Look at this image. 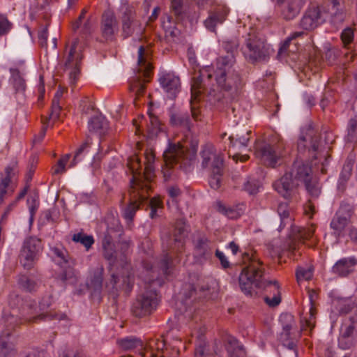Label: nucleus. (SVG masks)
<instances>
[{
  "label": "nucleus",
  "instance_id": "1",
  "mask_svg": "<svg viewBox=\"0 0 357 357\" xmlns=\"http://www.w3.org/2000/svg\"><path fill=\"white\" fill-rule=\"evenodd\" d=\"M242 260L247 266L243 268L239 275L240 287L245 294L252 295L253 287L265 291L264 301L270 307L278 306L281 302L280 287L278 281L264 280L262 262L256 252H245L242 254Z\"/></svg>",
  "mask_w": 357,
  "mask_h": 357
},
{
  "label": "nucleus",
  "instance_id": "2",
  "mask_svg": "<svg viewBox=\"0 0 357 357\" xmlns=\"http://www.w3.org/2000/svg\"><path fill=\"white\" fill-rule=\"evenodd\" d=\"M236 59L232 54L217 59L214 77L218 86L231 100L236 98L244 85L241 75L235 68Z\"/></svg>",
  "mask_w": 357,
  "mask_h": 357
},
{
  "label": "nucleus",
  "instance_id": "3",
  "mask_svg": "<svg viewBox=\"0 0 357 357\" xmlns=\"http://www.w3.org/2000/svg\"><path fill=\"white\" fill-rule=\"evenodd\" d=\"M197 151V146L195 144L183 145L179 142L170 144L163 154L165 165L162 173L164 180L167 181L172 178L174 165L185 172L190 171L196 159Z\"/></svg>",
  "mask_w": 357,
  "mask_h": 357
},
{
  "label": "nucleus",
  "instance_id": "4",
  "mask_svg": "<svg viewBox=\"0 0 357 357\" xmlns=\"http://www.w3.org/2000/svg\"><path fill=\"white\" fill-rule=\"evenodd\" d=\"M278 213L281 220L280 229H284L287 225L290 226L289 238L291 239V243L289 247L292 250L293 254L295 255V251L296 250L295 242H303L305 240L310 239L314 235L315 226L312 225L307 228H300L299 227L294 225V218L292 215H291L287 203H281L278 205Z\"/></svg>",
  "mask_w": 357,
  "mask_h": 357
},
{
  "label": "nucleus",
  "instance_id": "5",
  "mask_svg": "<svg viewBox=\"0 0 357 357\" xmlns=\"http://www.w3.org/2000/svg\"><path fill=\"white\" fill-rule=\"evenodd\" d=\"M270 45L263 36L255 31L250 32L245 39L243 54L251 63L266 60L270 55Z\"/></svg>",
  "mask_w": 357,
  "mask_h": 357
},
{
  "label": "nucleus",
  "instance_id": "6",
  "mask_svg": "<svg viewBox=\"0 0 357 357\" xmlns=\"http://www.w3.org/2000/svg\"><path fill=\"white\" fill-rule=\"evenodd\" d=\"M174 266V261L169 253L164 254L153 266L144 261V268L148 277L145 279L146 282L161 286L165 280L172 273Z\"/></svg>",
  "mask_w": 357,
  "mask_h": 357
},
{
  "label": "nucleus",
  "instance_id": "7",
  "mask_svg": "<svg viewBox=\"0 0 357 357\" xmlns=\"http://www.w3.org/2000/svg\"><path fill=\"white\" fill-rule=\"evenodd\" d=\"M127 165L132 174L130 185H138L139 184V190L149 194L151 186L148 183L151 181L155 176L153 164H145L142 172V164L138 155H133L128 159Z\"/></svg>",
  "mask_w": 357,
  "mask_h": 357
},
{
  "label": "nucleus",
  "instance_id": "8",
  "mask_svg": "<svg viewBox=\"0 0 357 357\" xmlns=\"http://www.w3.org/2000/svg\"><path fill=\"white\" fill-rule=\"evenodd\" d=\"M152 67L147 61L145 56V48L141 45L138 50L137 69L135 75L130 81V91L135 93L137 97L143 95L145 91V84L149 82Z\"/></svg>",
  "mask_w": 357,
  "mask_h": 357
},
{
  "label": "nucleus",
  "instance_id": "9",
  "mask_svg": "<svg viewBox=\"0 0 357 357\" xmlns=\"http://www.w3.org/2000/svg\"><path fill=\"white\" fill-rule=\"evenodd\" d=\"M52 304L50 296L43 298L39 303V306L36 304H29L24 307L23 313L24 320L27 322L37 323L41 320H62L65 319L66 316L63 313L56 312H45Z\"/></svg>",
  "mask_w": 357,
  "mask_h": 357
},
{
  "label": "nucleus",
  "instance_id": "10",
  "mask_svg": "<svg viewBox=\"0 0 357 357\" xmlns=\"http://www.w3.org/2000/svg\"><path fill=\"white\" fill-rule=\"evenodd\" d=\"M66 54L64 56V66L69 70V79L72 84H75L80 72V63L83 58L82 47L77 38L75 39L70 46L66 47Z\"/></svg>",
  "mask_w": 357,
  "mask_h": 357
},
{
  "label": "nucleus",
  "instance_id": "11",
  "mask_svg": "<svg viewBox=\"0 0 357 357\" xmlns=\"http://www.w3.org/2000/svg\"><path fill=\"white\" fill-rule=\"evenodd\" d=\"M158 300L155 290H146L139 295L132 305V313L136 317L150 315L158 305Z\"/></svg>",
  "mask_w": 357,
  "mask_h": 357
},
{
  "label": "nucleus",
  "instance_id": "12",
  "mask_svg": "<svg viewBox=\"0 0 357 357\" xmlns=\"http://www.w3.org/2000/svg\"><path fill=\"white\" fill-rule=\"evenodd\" d=\"M357 346V317H350L342 322L338 337L341 349H351Z\"/></svg>",
  "mask_w": 357,
  "mask_h": 357
},
{
  "label": "nucleus",
  "instance_id": "13",
  "mask_svg": "<svg viewBox=\"0 0 357 357\" xmlns=\"http://www.w3.org/2000/svg\"><path fill=\"white\" fill-rule=\"evenodd\" d=\"M6 327L0 335V357H14L17 354L15 347L12 331L16 325L22 324L17 323V319L14 316H8L6 319Z\"/></svg>",
  "mask_w": 357,
  "mask_h": 357
},
{
  "label": "nucleus",
  "instance_id": "14",
  "mask_svg": "<svg viewBox=\"0 0 357 357\" xmlns=\"http://www.w3.org/2000/svg\"><path fill=\"white\" fill-rule=\"evenodd\" d=\"M42 250V244L39 238L29 237L24 243L20 255V262L26 269H31Z\"/></svg>",
  "mask_w": 357,
  "mask_h": 357
},
{
  "label": "nucleus",
  "instance_id": "15",
  "mask_svg": "<svg viewBox=\"0 0 357 357\" xmlns=\"http://www.w3.org/2000/svg\"><path fill=\"white\" fill-rule=\"evenodd\" d=\"M129 203L122 210V216L126 223L130 225L132 223L136 212L139 208V206L148 199L149 194L139 190L138 185H130L129 190Z\"/></svg>",
  "mask_w": 357,
  "mask_h": 357
},
{
  "label": "nucleus",
  "instance_id": "16",
  "mask_svg": "<svg viewBox=\"0 0 357 357\" xmlns=\"http://www.w3.org/2000/svg\"><path fill=\"white\" fill-rule=\"evenodd\" d=\"M257 155L259 157L264 165L275 167L280 164L284 156L283 143L279 142L277 144L271 145L266 144L257 148Z\"/></svg>",
  "mask_w": 357,
  "mask_h": 357
},
{
  "label": "nucleus",
  "instance_id": "17",
  "mask_svg": "<svg viewBox=\"0 0 357 357\" xmlns=\"http://www.w3.org/2000/svg\"><path fill=\"white\" fill-rule=\"evenodd\" d=\"M251 130H245L243 129L237 130L229 137L230 144L229 154L231 155V149L234 153L233 158L234 160H240L241 161H246L248 160L249 156L246 154L241 155L236 151H241L248 146L250 139Z\"/></svg>",
  "mask_w": 357,
  "mask_h": 357
},
{
  "label": "nucleus",
  "instance_id": "18",
  "mask_svg": "<svg viewBox=\"0 0 357 357\" xmlns=\"http://www.w3.org/2000/svg\"><path fill=\"white\" fill-rule=\"evenodd\" d=\"M174 341L175 343H181V338L174 335L173 331L167 333L166 337H162V340H152L149 342V349L141 355L140 357H167V341ZM174 347H177L176 344H173Z\"/></svg>",
  "mask_w": 357,
  "mask_h": 357
},
{
  "label": "nucleus",
  "instance_id": "19",
  "mask_svg": "<svg viewBox=\"0 0 357 357\" xmlns=\"http://www.w3.org/2000/svg\"><path fill=\"white\" fill-rule=\"evenodd\" d=\"M100 30L101 37L105 41L114 40L119 32V22L113 11L107 10L102 13Z\"/></svg>",
  "mask_w": 357,
  "mask_h": 357
},
{
  "label": "nucleus",
  "instance_id": "20",
  "mask_svg": "<svg viewBox=\"0 0 357 357\" xmlns=\"http://www.w3.org/2000/svg\"><path fill=\"white\" fill-rule=\"evenodd\" d=\"M200 156L203 168L219 170L220 168L224 167V159L222 153L218 152L212 144H206L202 147Z\"/></svg>",
  "mask_w": 357,
  "mask_h": 357
},
{
  "label": "nucleus",
  "instance_id": "21",
  "mask_svg": "<svg viewBox=\"0 0 357 357\" xmlns=\"http://www.w3.org/2000/svg\"><path fill=\"white\" fill-rule=\"evenodd\" d=\"M298 149L299 151H304L306 149L309 152L316 153L312 155L314 159L318 158L320 153L319 136L312 128L309 127L303 130L298 141Z\"/></svg>",
  "mask_w": 357,
  "mask_h": 357
},
{
  "label": "nucleus",
  "instance_id": "22",
  "mask_svg": "<svg viewBox=\"0 0 357 357\" xmlns=\"http://www.w3.org/2000/svg\"><path fill=\"white\" fill-rule=\"evenodd\" d=\"M204 76H206L207 80L209 81L212 78L213 75L210 73L208 70H205L204 71H202L198 77H193L191 85V115L192 119L196 121H201L202 114L199 109L197 108L196 106L192 103V100L197 99V98L201 93L204 86L206 84L205 83L203 84V77Z\"/></svg>",
  "mask_w": 357,
  "mask_h": 357
},
{
  "label": "nucleus",
  "instance_id": "23",
  "mask_svg": "<svg viewBox=\"0 0 357 357\" xmlns=\"http://www.w3.org/2000/svg\"><path fill=\"white\" fill-rule=\"evenodd\" d=\"M11 74L10 83L14 90V98L19 104H22L25 100L26 82L23 77L24 72L17 68L10 69Z\"/></svg>",
  "mask_w": 357,
  "mask_h": 357
},
{
  "label": "nucleus",
  "instance_id": "24",
  "mask_svg": "<svg viewBox=\"0 0 357 357\" xmlns=\"http://www.w3.org/2000/svg\"><path fill=\"white\" fill-rule=\"evenodd\" d=\"M326 20L324 13L319 7L310 8L300 22V26L306 31H311L321 24Z\"/></svg>",
  "mask_w": 357,
  "mask_h": 357
},
{
  "label": "nucleus",
  "instance_id": "25",
  "mask_svg": "<svg viewBox=\"0 0 357 357\" xmlns=\"http://www.w3.org/2000/svg\"><path fill=\"white\" fill-rule=\"evenodd\" d=\"M159 83L169 98H174L179 92L181 81L178 76L171 72H162L160 74Z\"/></svg>",
  "mask_w": 357,
  "mask_h": 357
},
{
  "label": "nucleus",
  "instance_id": "26",
  "mask_svg": "<svg viewBox=\"0 0 357 357\" xmlns=\"http://www.w3.org/2000/svg\"><path fill=\"white\" fill-rule=\"evenodd\" d=\"M16 180V169L11 167H6L4 174H1L0 177V204L3 202L6 194L14 192Z\"/></svg>",
  "mask_w": 357,
  "mask_h": 357
},
{
  "label": "nucleus",
  "instance_id": "27",
  "mask_svg": "<svg viewBox=\"0 0 357 357\" xmlns=\"http://www.w3.org/2000/svg\"><path fill=\"white\" fill-rule=\"evenodd\" d=\"M298 183L287 172L273 183L275 190L285 199H290L295 193Z\"/></svg>",
  "mask_w": 357,
  "mask_h": 357
},
{
  "label": "nucleus",
  "instance_id": "28",
  "mask_svg": "<svg viewBox=\"0 0 357 357\" xmlns=\"http://www.w3.org/2000/svg\"><path fill=\"white\" fill-rule=\"evenodd\" d=\"M229 13V8L225 6H219L214 11L209 13L208 17L204 21L205 27L211 31H215L217 24H222Z\"/></svg>",
  "mask_w": 357,
  "mask_h": 357
},
{
  "label": "nucleus",
  "instance_id": "29",
  "mask_svg": "<svg viewBox=\"0 0 357 357\" xmlns=\"http://www.w3.org/2000/svg\"><path fill=\"white\" fill-rule=\"evenodd\" d=\"M287 172L298 183V185L300 182L305 183L312 178L310 167L300 161L295 162Z\"/></svg>",
  "mask_w": 357,
  "mask_h": 357
},
{
  "label": "nucleus",
  "instance_id": "30",
  "mask_svg": "<svg viewBox=\"0 0 357 357\" xmlns=\"http://www.w3.org/2000/svg\"><path fill=\"white\" fill-rule=\"evenodd\" d=\"M357 261L354 257L342 258L332 267V272L340 277L347 276L354 270Z\"/></svg>",
  "mask_w": 357,
  "mask_h": 357
},
{
  "label": "nucleus",
  "instance_id": "31",
  "mask_svg": "<svg viewBox=\"0 0 357 357\" xmlns=\"http://www.w3.org/2000/svg\"><path fill=\"white\" fill-rule=\"evenodd\" d=\"M142 29L138 21L134 19V17L128 13H125L122 18V32L124 38L132 36L135 32L140 33Z\"/></svg>",
  "mask_w": 357,
  "mask_h": 357
},
{
  "label": "nucleus",
  "instance_id": "32",
  "mask_svg": "<svg viewBox=\"0 0 357 357\" xmlns=\"http://www.w3.org/2000/svg\"><path fill=\"white\" fill-rule=\"evenodd\" d=\"M102 247L103 250L104 257L112 262H114L116 258V250L115 245L113 242V237L111 234V229H109L102 240Z\"/></svg>",
  "mask_w": 357,
  "mask_h": 357
},
{
  "label": "nucleus",
  "instance_id": "33",
  "mask_svg": "<svg viewBox=\"0 0 357 357\" xmlns=\"http://www.w3.org/2000/svg\"><path fill=\"white\" fill-rule=\"evenodd\" d=\"M350 222L351 220L335 214L331 222L330 227L333 231V234L337 238H342L345 236L346 231H348L350 227Z\"/></svg>",
  "mask_w": 357,
  "mask_h": 357
},
{
  "label": "nucleus",
  "instance_id": "34",
  "mask_svg": "<svg viewBox=\"0 0 357 357\" xmlns=\"http://www.w3.org/2000/svg\"><path fill=\"white\" fill-rule=\"evenodd\" d=\"M195 255L199 259H206L211 255V242L206 236H201L194 242Z\"/></svg>",
  "mask_w": 357,
  "mask_h": 357
},
{
  "label": "nucleus",
  "instance_id": "35",
  "mask_svg": "<svg viewBox=\"0 0 357 357\" xmlns=\"http://www.w3.org/2000/svg\"><path fill=\"white\" fill-rule=\"evenodd\" d=\"M217 211L229 218L236 219L239 218L245 211V205L239 204L236 206H227L221 202L216 203Z\"/></svg>",
  "mask_w": 357,
  "mask_h": 357
},
{
  "label": "nucleus",
  "instance_id": "36",
  "mask_svg": "<svg viewBox=\"0 0 357 357\" xmlns=\"http://www.w3.org/2000/svg\"><path fill=\"white\" fill-rule=\"evenodd\" d=\"M185 234L186 228L185 222L182 220H179L176 222L174 234V246L172 248L173 250H176L178 253L183 250Z\"/></svg>",
  "mask_w": 357,
  "mask_h": 357
},
{
  "label": "nucleus",
  "instance_id": "37",
  "mask_svg": "<svg viewBox=\"0 0 357 357\" xmlns=\"http://www.w3.org/2000/svg\"><path fill=\"white\" fill-rule=\"evenodd\" d=\"M226 350L228 357H245V351L242 344L233 336H228L226 339Z\"/></svg>",
  "mask_w": 357,
  "mask_h": 357
},
{
  "label": "nucleus",
  "instance_id": "38",
  "mask_svg": "<svg viewBox=\"0 0 357 357\" xmlns=\"http://www.w3.org/2000/svg\"><path fill=\"white\" fill-rule=\"evenodd\" d=\"M328 13L331 16V21L334 24H342L346 18V13L338 0H332Z\"/></svg>",
  "mask_w": 357,
  "mask_h": 357
},
{
  "label": "nucleus",
  "instance_id": "39",
  "mask_svg": "<svg viewBox=\"0 0 357 357\" xmlns=\"http://www.w3.org/2000/svg\"><path fill=\"white\" fill-rule=\"evenodd\" d=\"M108 129L109 123L102 115L96 116L91 118L89 121V130L90 132L102 135H105Z\"/></svg>",
  "mask_w": 357,
  "mask_h": 357
},
{
  "label": "nucleus",
  "instance_id": "40",
  "mask_svg": "<svg viewBox=\"0 0 357 357\" xmlns=\"http://www.w3.org/2000/svg\"><path fill=\"white\" fill-rule=\"evenodd\" d=\"M300 0H291L282 10V15L287 20L294 19L300 12L302 7Z\"/></svg>",
  "mask_w": 357,
  "mask_h": 357
},
{
  "label": "nucleus",
  "instance_id": "41",
  "mask_svg": "<svg viewBox=\"0 0 357 357\" xmlns=\"http://www.w3.org/2000/svg\"><path fill=\"white\" fill-rule=\"evenodd\" d=\"M91 144V139L88 137L75 151L73 159L70 164V167H74L79 162L86 158L89 153Z\"/></svg>",
  "mask_w": 357,
  "mask_h": 357
},
{
  "label": "nucleus",
  "instance_id": "42",
  "mask_svg": "<svg viewBox=\"0 0 357 357\" xmlns=\"http://www.w3.org/2000/svg\"><path fill=\"white\" fill-rule=\"evenodd\" d=\"M280 321L282 325L283 329L282 335L289 338L291 335V331L296 326L294 317L289 313H283L280 317Z\"/></svg>",
  "mask_w": 357,
  "mask_h": 357
},
{
  "label": "nucleus",
  "instance_id": "43",
  "mask_svg": "<svg viewBox=\"0 0 357 357\" xmlns=\"http://www.w3.org/2000/svg\"><path fill=\"white\" fill-rule=\"evenodd\" d=\"M119 346L125 351H130L135 349L141 350L143 348L142 342L134 337H127L117 340Z\"/></svg>",
  "mask_w": 357,
  "mask_h": 357
},
{
  "label": "nucleus",
  "instance_id": "44",
  "mask_svg": "<svg viewBox=\"0 0 357 357\" xmlns=\"http://www.w3.org/2000/svg\"><path fill=\"white\" fill-rule=\"evenodd\" d=\"M170 122L174 126L183 127L188 130L190 129V119L187 113L172 114L170 116Z\"/></svg>",
  "mask_w": 357,
  "mask_h": 357
},
{
  "label": "nucleus",
  "instance_id": "45",
  "mask_svg": "<svg viewBox=\"0 0 357 357\" xmlns=\"http://www.w3.org/2000/svg\"><path fill=\"white\" fill-rule=\"evenodd\" d=\"M333 305L335 309L340 314H347L350 312L354 306V303L351 298H338L333 301Z\"/></svg>",
  "mask_w": 357,
  "mask_h": 357
},
{
  "label": "nucleus",
  "instance_id": "46",
  "mask_svg": "<svg viewBox=\"0 0 357 357\" xmlns=\"http://www.w3.org/2000/svg\"><path fill=\"white\" fill-rule=\"evenodd\" d=\"M72 240L75 243L82 244L86 250H89L94 243L93 237L91 235H87L83 232H79L73 234Z\"/></svg>",
  "mask_w": 357,
  "mask_h": 357
},
{
  "label": "nucleus",
  "instance_id": "47",
  "mask_svg": "<svg viewBox=\"0 0 357 357\" xmlns=\"http://www.w3.org/2000/svg\"><path fill=\"white\" fill-rule=\"evenodd\" d=\"M20 286L26 291H33L38 288V282L25 275H20L18 279Z\"/></svg>",
  "mask_w": 357,
  "mask_h": 357
},
{
  "label": "nucleus",
  "instance_id": "48",
  "mask_svg": "<svg viewBox=\"0 0 357 357\" xmlns=\"http://www.w3.org/2000/svg\"><path fill=\"white\" fill-rule=\"evenodd\" d=\"M223 175V168L211 170V174L209 177V185L211 188L217 190L221 186L222 177Z\"/></svg>",
  "mask_w": 357,
  "mask_h": 357
},
{
  "label": "nucleus",
  "instance_id": "49",
  "mask_svg": "<svg viewBox=\"0 0 357 357\" xmlns=\"http://www.w3.org/2000/svg\"><path fill=\"white\" fill-rule=\"evenodd\" d=\"M149 125L148 126V132L149 134L151 136H156L158 132L161 130V123L158 119V118L152 114H149Z\"/></svg>",
  "mask_w": 357,
  "mask_h": 357
},
{
  "label": "nucleus",
  "instance_id": "50",
  "mask_svg": "<svg viewBox=\"0 0 357 357\" xmlns=\"http://www.w3.org/2000/svg\"><path fill=\"white\" fill-rule=\"evenodd\" d=\"M353 214V205L345 201L341 202L339 209L335 213V215L344 217L349 220H351Z\"/></svg>",
  "mask_w": 357,
  "mask_h": 357
},
{
  "label": "nucleus",
  "instance_id": "51",
  "mask_svg": "<svg viewBox=\"0 0 357 357\" xmlns=\"http://www.w3.org/2000/svg\"><path fill=\"white\" fill-rule=\"evenodd\" d=\"M305 34L304 31H295L292 33L282 44L279 49L278 54H282L286 53L287 51H290L289 45L292 41L295 40L298 38L302 37Z\"/></svg>",
  "mask_w": 357,
  "mask_h": 357
},
{
  "label": "nucleus",
  "instance_id": "52",
  "mask_svg": "<svg viewBox=\"0 0 357 357\" xmlns=\"http://www.w3.org/2000/svg\"><path fill=\"white\" fill-rule=\"evenodd\" d=\"M61 111V106L60 105V102H52V109L51 113L49 117H42V120L47 121V123L52 126L51 121H56L60 118V112Z\"/></svg>",
  "mask_w": 357,
  "mask_h": 357
},
{
  "label": "nucleus",
  "instance_id": "53",
  "mask_svg": "<svg viewBox=\"0 0 357 357\" xmlns=\"http://www.w3.org/2000/svg\"><path fill=\"white\" fill-rule=\"evenodd\" d=\"M70 158V154L63 155L57 162L56 165L52 168V174H61L66 172V165Z\"/></svg>",
  "mask_w": 357,
  "mask_h": 357
},
{
  "label": "nucleus",
  "instance_id": "54",
  "mask_svg": "<svg viewBox=\"0 0 357 357\" xmlns=\"http://www.w3.org/2000/svg\"><path fill=\"white\" fill-rule=\"evenodd\" d=\"M304 185L307 191L312 197L317 198L319 197L321 190L318 183L315 180H312V178L308 180Z\"/></svg>",
  "mask_w": 357,
  "mask_h": 357
},
{
  "label": "nucleus",
  "instance_id": "55",
  "mask_svg": "<svg viewBox=\"0 0 357 357\" xmlns=\"http://www.w3.org/2000/svg\"><path fill=\"white\" fill-rule=\"evenodd\" d=\"M207 344L201 335L198 336V340L195 349V357H203L206 352Z\"/></svg>",
  "mask_w": 357,
  "mask_h": 357
},
{
  "label": "nucleus",
  "instance_id": "56",
  "mask_svg": "<svg viewBox=\"0 0 357 357\" xmlns=\"http://www.w3.org/2000/svg\"><path fill=\"white\" fill-rule=\"evenodd\" d=\"M301 324L302 331H307L309 329L310 331H311L312 330L315 326V317L312 309L310 311L309 317L301 319Z\"/></svg>",
  "mask_w": 357,
  "mask_h": 357
},
{
  "label": "nucleus",
  "instance_id": "57",
  "mask_svg": "<svg viewBox=\"0 0 357 357\" xmlns=\"http://www.w3.org/2000/svg\"><path fill=\"white\" fill-rule=\"evenodd\" d=\"M352 169L353 161L352 160L347 159L343 165L342 170L340 176V180L342 181H347L351 174Z\"/></svg>",
  "mask_w": 357,
  "mask_h": 357
},
{
  "label": "nucleus",
  "instance_id": "58",
  "mask_svg": "<svg viewBox=\"0 0 357 357\" xmlns=\"http://www.w3.org/2000/svg\"><path fill=\"white\" fill-rule=\"evenodd\" d=\"M59 279L65 283H73L75 282V274L74 270L71 268L66 269L59 276Z\"/></svg>",
  "mask_w": 357,
  "mask_h": 357
},
{
  "label": "nucleus",
  "instance_id": "59",
  "mask_svg": "<svg viewBox=\"0 0 357 357\" xmlns=\"http://www.w3.org/2000/svg\"><path fill=\"white\" fill-rule=\"evenodd\" d=\"M296 278L299 282L301 280H309L312 278L313 273L310 268H305L298 267L296 270Z\"/></svg>",
  "mask_w": 357,
  "mask_h": 357
},
{
  "label": "nucleus",
  "instance_id": "60",
  "mask_svg": "<svg viewBox=\"0 0 357 357\" xmlns=\"http://www.w3.org/2000/svg\"><path fill=\"white\" fill-rule=\"evenodd\" d=\"M12 28V23L9 22L5 15L0 13V36L6 35Z\"/></svg>",
  "mask_w": 357,
  "mask_h": 357
},
{
  "label": "nucleus",
  "instance_id": "61",
  "mask_svg": "<svg viewBox=\"0 0 357 357\" xmlns=\"http://www.w3.org/2000/svg\"><path fill=\"white\" fill-rule=\"evenodd\" d=\"M347 140L352 142L357 135V121L354 119L349 120L347 128Z\"/></svg>",
  "mask_w": 357,
  "mask_h": 357
},
{
  "label": "nucleus",
  "instance_id": "62",
  "mask_svg": "<svg viewBox=\"0 0 357 357\" xmlns=\"http://www.w3.org/2000/svg\"><path fill=\"white\" fill-rule=\"evenodd\" d=\"M260 187L259 183L255 179L248 180L244 184V189L250 195L257 193Z\"/></svg>",
  "mask_w": 357,
  "mask_h": 357
},
{
  "label": "nucleus",
  "instance_id": "63",
  "mask_svg": "<svg viewBox=\"0 0 357 357\" xmlns=\"http://www.w3.org/2000/svg\"><path fill=\"white\" fill-rule=\"evenodd\" d=\"M172 12L176 17L177 20H181L183 19V15L182 12V0H172Z\"/></svg>",
  "mask_w": 357,
  "mask_h": 357
},
{
  "label": "nucleus",
  "instance_id": "64",
  "mask_svg": "<svg viewBox=\"0 0 357 357\" xmlns=\"http://www.w3.org/2000/svg\"><path fill=\"white\" fill-rule=\"evenodd\" d=\"M341 39L344 43V47L349 45L354 39V31L351 28H346L341 34Z\"/></svg>",
  "mask_w": 357,
  "mask_h": 357
}]
</instances>
